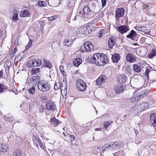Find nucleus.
<instances>
[{"mask_svg":"<svg viewBox=\"0 0 156 156\" xmlns=\"http://www.w3.org/2000/svg\"><path fill=\"white\" fill-rule=\"evenodd\" d=\"M136 35V32L134 30H132L129 34L126 36V37L128 38L133 39V38Z\"/></svg>","mask_w":156,"mask_h":156,"instance_id":"393cba45","label":"nucleus"},{"mask_svg":"<svg viewBox=\"0 0 156 156\" xmlns=\"http://www.w3.org/2000/svg\"><path fill=\"white\" fill-rule=\"evenodd\" d=\"M3 70L0 71V78L3 77Z\"/></svg>","mask_w":156,"mask_h":156,"instance_id":"4d7b16f0","label":"nucleus"},{"mask_svg":"<svg viewBox=\"0 0 156 156\" xmlns=\"http://www.w3.org/2000/svg\"><path fill=\"white\" fill-rule=\"evenodd\" d=\"M133 69L134 71L137 73H139L141 72V67L136 64H134L133 65Z\"/></svg>","mask_w":156,"mask_h":156,"instance_id":"b1692460","label":"nucleus"},{"mask_svg":"<svg viewBox=\"0 0 156 156\" xmlns=\"http://www.w3.org/2000/svg\"><path fill=\"white\" fill-rule=\"evenodd\" d=\"M126 80V76L123 74L119 75L117 78V81L119 83L122 84L125 83Z\"/></svg>","mask_w":156,"mask_h":156,"instance_id":"f8f14e48","label":"nucleus"},{"mask_svg":"<svg viewBox=\"0 0 156 156\" xmlns=\"http://www.w3.org/2000/svg\"><path fill=\"white\" fill-rule=\"evenodd\" d=\"M78 30L79 33L81 34H88L91 32V30L89 26L80 27Z\"/></svg>","mask_w":156,"mask_h":156,"instance_id":"0eeeda50","label":"nucleus"},{"mask_svg":"<svg viewBox=\"0 0 156 156\" xmlns=\"http://www.w3.org/2000/svg\"><path fill=\"white\" fill-rule=\"evenodd\" d=\"M18 14L17 13H14L12 17V19L16 21L18 20Z\"/></svg>","mask_w":156,"mask_h":156,"instance_id":"09e8293b","label":"nucleus"},{"mask_svg":"<svg viewBox=\"0 0 156 156\" xmlns=\"http://www.w3.org/2000/svg\"><path fill=\"white\" fill-rule=\"evenodd\" d=\"M51 124L54 126L57 125L58 124H61V122L56 119L55 117H53L50 120Z\"/></svg>","mask_w":156,"mask_h":156,"instance_id":"6ab92c4d","label":"nucleus"},{"mask_svg":"<svg viewBox=\"0 0 156 156\" xmlns=\"http://www.w3.org/2000/svg\"><path fill=\"white\" fill-rule=\"evenodd\" d=\"M126 59L127 62L132 63L135 62L136 60V57L131 53H129L126 56Z\"/></svg>","mask_w":156,"mask_h":156,"instance_id":"6e6552de","label":"nucleus"},{"mask_svg":"<svg viewBox=\"0 0 156 156\" xmlns=\"http://www.w3.org/2000/svg\"><path fill=\"white\" fill-rule=\"evenodd\" d=\"M87 43H88V44H89V46L90 51L91 50H93L94 47L90 41H87Z\"/></svg>","mask_w":156,"mask_h":156,"instance_id":"3c124183","label":"nucleus"},{"mask_svg":"<svg viewBox=\"0 0 156 156\" xmlns=\"http://www.w3.org/2000/svg\"><path fill=\"white\" fill-rule=\"evenodd\" d=\"M100 77V80L102 82H105L106 79V77L103 75H101L99 76Z\"/></svg>","mask_w":156,"mask_h":156,"instance_id":"c03bdc74","label":"nucleus"},{"mask_svg":"<svg viewBox=\"0 0 156 156\" xmlns=\"http://www.w3.org/2000/svg\"><path fill=\"white\" fill-rule=\"evenodd\" d=\"M7 90V88L6 87L0 83V92L2 93L3 92L6 91Z\"/></svg>","mask_w":156,"mask_h":156,"instance_id":"72a5a7b5","label":"nucleus"},{"mask_svg":"<svg viewBox=\"0 0 156 156\" xmlns=\"http://www.w3.org/2000/svg\"><path fill=\"white\" fill-rule=\"evenodd\" d=\"M95 131H101V128H96L95 129Z\"/></svg>","mask_w":156,"mask_h":156,"instance_id":"e2e57ef3","label":"nucleus"},{"mask_svg":"<svg viewBox=\"0 0 156 156\" xmlns=\"http://www.w3.org/2000/svg\"><path fill=\"white\" fill-rule=\"evenodd\" d=\"M32 43V41L31 40H29V41L28 44L25 47V49L26 50L30 48L31 46Z\"/></svg>","mask_w":156,"mask_h":156,"instance_id":"ea45409f","label":"nucleus"},{"mask_svg":"<svg viewBox=\"0 0 156 156\" xmlns=\"http://www.w3.org/2000/svg\"><path fill=\"white\" fill-rule=\"evenodd\" d=\"M35 104V102L32 100H31L29 102V108L32 109Z\"/></svg>","mask_w":156,"mask_h":156,"instance_id":"a19ab883","label":"nucleus"},{"mask_svg":"<svg viewBox=\"0 0 156 156\" xmlns=\"http://www.w3.org/2000/svg\"><path fill=\"white\" fill-rule=\"evenodd\" d=\"M120 58V56L118 53H115L112 55V62L114 63H117Z\"/></svg>","mask_w":156,"mask_h":156,"instance_id":"dca6fc26","label":"nucleus"},{"mask_svg":"<svg viewBox=\"0 0 156 156\" xmlns=\"http://www.w3.org/2000/svg\"><path fill=\"white\" fill-rule=\"evenodd\" d=\"M61 84L59 82H58L57 83H55L54 86V88L55 90H57L58 89H60L61 91L62 92L63 90L62 88H63V86H61Z\"/></svg>","mask_w":156,"mask_h":156,"instance_id":"5701e85b","label":"nucleus"},{"mask_svg":"<svg viewBox=\"0 0 156 156\" xmlns=\"http://www.w3.org/2000/svg\"><path fill=\"white\" fill-rule=\"evenodd\" d=\"M99 64L98 65L99 66H103L104 65L108 62V57L106 55L100 53V56L99 57Z\"/></svg>","mask_w":156,"mask_h":156,"instance_id":"20e7f679","label":"nucleus"},{"mask_svg":"<svg viewBox=\"0 0 156 156\" xmlns=\"http://www.w3.org/2000/svg\"><path fill=\"white\" fill-rule=\"evenodd\" d=\"M111 124L108 121H105L104 122V124H103L104 127L106 129L108 126H109L110 124Z\"/></svg>","mask_w":156,"mask_h":156,"instance_id":"49530a36","label":"nucleus"},{"mask_svg":"<svg viewBox=\"0 0 156 156\" xmlns=\"http://www.w3.org/2000/svg\"><path fill=\"white\" fill-rule=\"evenodd\" d=\"M144 97L141 93L135 92L133 93V96L129 98V101L131 102L137 101Z\"/></svg>","mask_w":156,"mask_h":156,"instance_id":"39448f33","label":"nucleus"},{"mask_svg":"<svg viewBox=\"0 0 156 156\" xmlns=\"http://www.w3.org/2000/svg\"><path fill=\"white\" fill-rule=\"evenodd\" d=\"M148 55L149 57L150 58H152L154 56L156 55V50L153 49Z\"/></svg>","mask_w":156,"mask_h":156,"instance_id":"c756f323","label":"nucleus"},{"mask_svg":"<svg viewBox=\"0 0 156 156\" xmlns=\"http://www.w3.org/2000/svg\"><path fill=\"white\" fill-rule=\"evenodd\" d=\"M13 155L14 156H23V154L21 150L17 149L14 151Z\"/></svg>","mask_w":156,"mask_h":156,"instance_id":"aec40b11","label":"nucleus"},{"mask_svg":"<svg viewBox=\"0 0 156 156\" xmlns=\"http://www.w3.org/2000/svg\"><path fill=\"white\" fill-rule=\"evenodd\" d=\"M30 15V12L27 9L21 11L19 14L20 16L23 17H29Z\"/></svg>","mask_w":156,"mask_h":156,"instance_id":"2eb2a0df","label":"nucleus"},{"mask_svg":"<svg viewBox=\"0 0 156 156\" xmlns=\"http://www.w3.org/2000/svg\"><path fill=\"white\" fill-rule=\"evenodd\" d=\"M33 141L34 144L36 145V147L37 148H39V146L42 149H44V145L43 144L39 138L37 137L36 136H34L33 138Z\"/></svg>","mask_w":156,"mask_h":156,"instance_id":"423d86ee","label":"nucleus"},{"mask_svg":"<svg viewBox=\"0 0 156 156\" xmlns=\"http://www.w3.org/2000/svg\"><path fill=\"white\" fill-rule=\"evenodd\" d=\"M71 137L72 138L71 139L73 141H74L75 140V136L74 135H71Z\"/></svg>","mask_w":156,"mask_h":156,"instance_id":"052dcab7","label":"nucleus"},{"mask_svg":"<svg viewBox=\"0 0 156 156\" xmlns=\"http://www.w3.org/2000/svg\"><path fill=\"white\" fill-rule=\"evenodd\" d=\"M100 56V53H98L94 54L92 56H91L90 58H88L87 60L89 61V62L92 63H94L98 65L99 64V57Z\"/></svg>","mask_w":156,"mask_h":156,"instance_id":"7ed1b4c3","label":"nucleus"},{"mask_svg":"<svg viewBox=\"0 0 156 156\" xmlns=\"http://www.w3.org/2000/svg\"><path fill=\"white\" fill-rule=\"evenodd\" d=\"M77 89L80 91L83 92L87 89V86L86 83L82 80L78 79L76 83Z\"/></svg>","mask_w":156,"mask_h":156,"instance_id":"f03ea898","label":"nucleus"},{"mask_svg":"<svg viewBox=\"0 0 156 156\" xmlns=\"http://www.w3.org/2000/svg\"><path fill=\"white\" fill-rule=\"evenodd\" d=\"M104 31V30H103L101 29L100 30L97 34V36H98L99 38H101L102 36Z\"/></svg>","mask_w":156,"mask_h":156,"instance_id":"de8ad7c7","label":"nucleus"},{"mask_svg":"<svg viewBox=\"0 0 156 156\" xmlns=\"http://www.w3.org/2000/svg\"><path fill=\"white\" fill-rule=\"evenodd\" d=\"M100 79V77H99L96 80V84L98 86H99L101 85L102 83V82L101 81Z\"/></svg>","mask_w":156,"mask_h":156,"instance_id":"a18cd8bd","label":"nucleus"},{"mask_svg":"<svg viewBox=\"0 0 156 156\" xmlns=\"http://www.w3.org/2000/svg\"><path fill=\"white\" fill-rule=\"evenodd\" d=\"M32 80H33L34 82L38 83L39 82L40 80V77L38 76H33L32 77Z\"/></svg>","mask_w":156,"mask_h":156,"instance_id":"58836bf2","label":"nucleus"},{"mask_svg":"<svg viewBox=\"0 0 156 156\" xmlns=\"http://www.w3.org/2000/svg\"><path fill=\"white\" fill-rule=\"evenodd\" d=\"M46 4V2L44 1H39L38 3V5L41 6H45Z\"/></svg>","mask_w":156,"mask_h":156,"instance_id":"8fccbe9b","label":"nucleus"},{"mask_svg":"<svg viewBox=\"0 0 156 156\" xmlns=\"http://www.w3.org/2000/svg\"><path fill=\"white\" fill-rule=\"evenodd\" d=\"M115 89L117 93L122 92L123 90L122 84L119 83L118 84L116 85L115 87Z\"/></svg>","mask_w":156,"mask_h":156,"instance_id":"f3484780","label":"nucleus"},{"mask_svg":"<svg viewBox=\"0 0 156 156\" xmlns=\"http://www.w3.org/2000/svg\"><path fill=\"white\" fill-rule=\"evenodd\" d=\"M8 150V148L5 144H0V151L3 152H5Z\"/></svg>","mask_w":156,"mask_h":156,"instance_id":"4be33fe9","label":"nucleus"},{"mask_svg":"<svg viewBox=\"0 0 156 156\" xmlns=\"http://www.w3.org/2000/svg\"><path fill=\"white\" fill-rule=\"evenodd\" d=\"M64 93H67V87L66 85L64 87Z\"/></svg>","mask_w":156,"mask_h":156,"instance_id":"bf43d9fd","label":"nucleus"},{"mask_svg":"<svg viewBox=\"0 0 156 156\" xmlns=\"http://www.w3.org/2000/svg\"><path fill=\"white\" fill-rule=\"evenodd\" d=\"M140 64L142 65H144L145 66L147 64V63L145 62V61L142 62L140 63Z\"/></svg>","mask_w":156,"mask_h":156,"instance_id":"13d9d810","label":"nucleus"},{"mask_svg":"<svg viewBox=\"0 0 156 156\" xmlns=\"http://www.w3.org/2000/svg\"><path fill=\"white\" fill-rule=\"evenodd\" d=\"M150 121L152 125L156 127V113H152L150 115Z\"/></svg>","mask_w":156,"mask_h":156,"instance_id":"4468645a","label":"nucleus"},{"mask_svg":"<svg viewBox=\"0 0 156 156\" xmlns=\"http://www.w3.org/2000/svg\"><path fill=\"white\" fill-rule=\"evenodd\" d=\"M115 40H108V45L109 48H112L115 44Z\"/></svg>","mask_w":156,"mask_h":156,"instance_id":"cd10ccee","label":"nucleus"},{"mask_svg":"<svg viewBox=\"0 0 156 156\" xmlns=\"http://www.w3.org/2000/svg\"><path fill=\"white\" fill-rule=\"evenodd\" d=\"M134 131L136 135H137L138 134L137 130L136 129H134Z\"/></svg>","mask_w":156,"mask_h":156,"instance_id":"680f3d73","label":"nucleus"},{"mask_svg":"<svg viewBox=\"0 0 156 156\" xmlns=\"http://www.w3.org/2000/svg\"><path fill=\"white\" fill-rule=\"evenodd\" d=\"M119 141H116L113 142H111L108 144L106 145V146H104V147H112V148H118L120 147V144H119Z\"/></svg>","mask_w":156,"mask_h":156,"instance_id":"ddd939ff","label":"nucleus"},{"mask_svg":"<svg viewBox=\"0 0 156 156\" xmlns=\"http://www.w3.org/2000/svg\"><path fill=\"white\" fill-rule=\"evenodd\" d=\"M149 90L148 89H146L142 91L141 94H142V96L144 95V97L147 95L149 93Z\"/></svg>","mask_w":156,"mask_h":156,"instance_id":"4c0bfd02","label":"nucleus"},{"mask_svg":"<svg viewBox=\"0 0 156 156\" xmlns=\"http://www.w3.org/2000/svg\"><path fill=\"white\" fill-rule=\"evenodd\" d=\"M42 64V62L41 60L38 59V60H36V66H40Z\"/></svg>","mask_w":156,"mask_h":156,"instance_id":"603ef678","label":"nucleus"},{"mask_svg":"<svg viewBox=\"0 0 156 156\" xmlns=\"http://www.w3.org/2000/svg\"><path fill=\"white\" fill-rule=\"evenodd\" d=\"M14 51L15 52L17 51V48L16 47L14 49Z\"/></svg>","mask_w":156,"mask_h":156,"instance_id":"0e129e2a","label":"nucleus"},{"mask_svg":"<svg viewBox=\"0 0 156 156\" xmlns=\"http://www.w3.org/2000/svg\"><path fill=\"white\" fill-rule=\"evenodd\" d=\"M152 69V68L151 66H149L148 68H147L146 69L145 74L146 75L147 77H148V74L151 71V69Z\"/></svg>","mask_w":156,"mask_h":156,"instance_id":"79ce46f5","label":"nucleus"},{"mask_svg":"<svg viewBox=\"0 0 156 156\" xmlns=\"http://www.w3.org/2000/svg\"><path fill=\"white\" fill-rule=\"evenodd\" d=\"M82 62L81 59L80 58H77L73 61V64L76 67L78 66Z\"/></svg>","mask_w":156,"mask_h":156,"instance_id":"412c9836","label":"nucleus"},{"mask_svg":"<svg viewBox=\"0 0 156 156\" xmlns=\"http://www.w3.org/2000/svg\"><path fill=\"white\" fill-rule=\"evenodd\" d=\"M40 72V69L39 68H36L33 69L31 70V72L34 74H35Z\"/></svg>","mask_w":156,"mask_h":156,"instance_id":"c9c22d12","label":"nucleus"},{"mask_svg":"<svg viewBox=\"0 0 156 156\" xmlns=\"http://www.w3.org/2000/svg\"><path fill=\"white\" fill-rule=\"evenodd\" d=\"M125 10L123 8H121L117 9L115 12V17L119 18L124 15Z\"/></svg>","mask_w":156,"mask_h":156,"instance_id":"9d476101","label":"nucleus"},{"mask_svg":"<svg viewBox=\"0 0 156 156\" xmlns=\"http://www.w3.org/2000/svg\"><path fill=\"white\" fill-rule=\"evenodd\" d=\"M36 60L35 59H32L30 61L27 63V66L30 68L34 67L36 66Z\"/></svg>","mask_w":156,"mask_h":156,"instance_id":"a211bd4d","label":"nucleus"},{"mask_svg":"<svg viewBox=\"0 0 156 156\" xmlns=\"http://www.w3.org/2000/svg\"><path fill=\"white\" fill-rule=\"evenodd\" d=\"M35 88L34 87H31L28 89V93L33 95L35 92Z\"/></svg>","mask_w":156,"mask_h":156,"instance_id":"2f4dec72","label":"nucleus"},{"mask_svg":"<svg viewBox=\"0 0 156 156\" xmlns=\"http://www.w3.org/2000/svg\"><path fill=\"white\" fill-rule=\"evenodd\" d=\"M39 0H31V1H32V2H36V1H39Z\"/></svg>","mask_w":156,"mask_h":156,"instance_id":"338daca9","label":"nucleus"},{"mask_svg":"<svg viewBox=\"0 0 156 156\" xmlns=\"http://www.w3.org/2000/svg\"><path fill=\"white\" fill-rule=\"evenodd\" d=\"M44 65H45V66L49 69H51L52 67V65L49 62L46 60H44Z\"/></svg>","mask_w":156,"mask_h":156,"instance_id":"7c9ffc66","label":"nucleus"},{"mask_svg":"<svg viewBox=\"0 0 156 156\" xmlns=\"http://www.w3.org/2000/svg\"><path fill=\"white\" fill-rule=\"evenodd\" d=\"M39 0H31V1H32V2H36V1H39Z\"/></svg>","mask_w":156,"mask_h":156,"instance_id":"774afa93","label":"nucleus"},{"mask_svg":"<svg viewBox=\"0 0 156 156\" xmlns=\"http://www.w3.org/2000/svg\"><path fill=\"white\" fill-rule=\"evenodd\" d=\"M46 108L48 110H53L55 108V105L54 103L51 101H48L46 104Z\"/></svg>","mask_w":156,"mask_h":156,"instance_id":"1a4fd4ad","label":"nucleus"},{"mask_svg":"<svg viewBox=\"0 0 156 156\" xmlns=\"http://www.w3.org/2000/svg\"><path fill=\"white\" fill-rule=\"evenodd\" d=\"M58 17V16L57 15H55L48 17V19L49 21H52L57 19Z\"/></svg>","mask_w":156,"mask_h":156,"instance_id":"f704fd0d","label":"nucleus"},{"mask_svg":"<svg viewBox=\"0 0 156 156\" xmlns=\"http://www.w3.org/2000/svg\"><path fill=\"white\" fill-rule=\"evenodd\" d=\"M9 66H8L7 67H6V69H5L6 71L7 70V69L9 70Z\"/></svg>","mask_w":156,"mask_h":156,"instance_id":"69168bd1","label":"nucleus"},{"mask_svg":"<svg viewBox=\"0 0 156 156\" xmlns=\"http://www.w3.org/2000/svg\"><path fill=\"white\" fill-rule=\"evenodd\" d=\"M4 118H5V120H7V121H11V120H10V119H12L13 118V117L12 116H11L10 117H8L5 116Z\"/></svg>","mask_w":156,"mask_h":156,"instance_id":"6e6d98bb","label":"nucleus"},{"mask_svg":"<svg viewBox=\"0 0 156 156\" xmlns=\"http://www.w3.org/2000/svg\"><path fill=\"white\" fill-rule=\"evenodd\" d=\"M141 106L143 109H145L149 106V104L147 102H144L141 104Z\"/></svg>","mask_w":156,"mask_h":156,"instance_id":"473e14b6","label":"nucleus"},{"mask_svg":"<svg viewBox=\"0 0 156 156\" xmlns=\"http://www.w3.org/2000/svg\"><path fill=\"white\" fill-rule=\"evenodd\" d=\"M65 43V45L66 46L69 47L72 44L73 41L72 40H66L64 41V43Z\"/></svg>","mask_w":156,"mask_h":156,"instance_id":"c85d7f7f","label":"nucleus"},{"mask_svg":"<svg viewBox=\"0 0 156 156\" xmlns=\"http://www.w3.org/2000/svg\"><path fill=\"white\" fill-rule=\"evenodd\" d=\"M44 106L42 105H41L39 108V112L40 113H42L44 112Z\"/></svg>","mask_w":156,"mask_h":156,"instance_id":"864d4df0","label":"nucleus"},{"mask_svg":"<svg viewBox=\"0 0 156 156\" xmlns=\"http://www.w3.org/2000/svg\"><path fill=\"white\" fill-rule=\"evenodd\" d=\"M117 29L121 33L123 34L128 31L129 28L126 25H123L118 27Z\"/></svg>","mask_w":156,"mask_h":156,"instance_id":"9b49d317","label":"nucleus"},{"mask_svg":"<svg viewBox=\"0 0 156 156\" xmlns=\"http://www.w3.org/2000/svg\"><path fill=\"white\" fill-rule=\"evenodd\" d=\"M101 3H102V7H104L106 4V0H101Z\"/></svg>","mask_w":156,"mask_h":156,"instance_id":"5fc2aeb1","label":"nucleus"},{"mask_svg":"<svg viewBox=\"0 0 156 156\" xmlns=\"http://www.w3.org/2000/svg\"><path fill=\"white\" fill-rule=\"evenodd\" d=\"M64 66H63L61 65L59 67V69L60 71V72L64 76H65L66 75L65 73V71L63 70Z\"/></svg>","mask_w":156,"mask_h":156,"instance_id":"e433bc0d","label":"nucleus"},{"mask_svg":"<svg viewBox=\"0 0 156 156\" xmlns=\"http://www.w3.org/2000/svg\"><path fill=\"white\" fill-rule=\"evenodd\" d=\"M88 44V43H87V42H86L83 45L85 49L87 51H90V49L89 44Z\"/></svg>","mask_w":156,"mask_h":156,"instance_id":"37998d69","label":"nucleus"},{"mask_svg":"<svg viewBox=\"0 0 156 156\" xmlns=\"http://www.w3.org/2000/svg\"><path fill=\"white\" fill-rule=\"evenodd\" d=\"M83 10L85 14H89L90 13V9L87 5H86L83 7Z\"/></svg>","mask_w":156,"mask_h":156,"instance_id":"bb28decb","label":"nucleus"},{"mask_svg":"<svg viewBox=\"0 0 156 156\" xmlns=\"http://www.w3.org/2000/svg\"><path fill=\"white\" fill-rule=\"evenodd\" d=\"M134 28H135L136 30L144 32L146 30V27H140V26H136Z\"/></svg>","mask_w":156,"mask_h":156,"instance_id":"a878e982","label":"nucleus"},{"mask_svg":"<svg viewBox=\"0 0 156 156\" xmlns=\"http://www.w3.org/2000/svg\"><path fill=\"white\" fill-rule=\"evenodd\" d=\"M37 87L40 91L43 92L48 91L50 89L51 86L45 81H40L37 83Z\"/></svg>","mask_w":156,"mask_h":156,"instance_id":"f257e3e1","label":"nucleus"}]
</instances>
